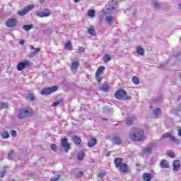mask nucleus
<instances>
[{
	"instance_id": "9d476101",
	"label": "nucleus",
	"mask_w": 181,
	"mask_h": 181,
	"mask_svg": "<svg viewBox=\"0 0 181 181\" xmlns=\"http://www.w3.org/2000/svg\"><path fill=\"white\" fill-rule=\"evenodd\" d=\"M118 7V2L112 0L110 1L108 4L105 5L106 9L107 11H114V9H116Z\"/></svg>"
},
{
	"instance_id": "a211bd4d",
	"label": "nucleus",
	"mask_w": 181,
	"mask_h": 181,
	"mask_svg": "<svg viewBox=\"0 0 181 181\" xmlns=\"http://www.w3.org/2000/svg\"><path fill=\"white\" fill-rule=\"evenodd\" d=\"M142 177L144 181H151L152 180V174L145 173L143 174Z\"/></svg>"
},
{
	"instance_id": "72a5a7b5",
	"label": "nucleus",
	"mask_w": 181,
	"mask_h": 181,
	"mask_svg": "<svg viewBox=\"0 0 181 181\" xmlns=\"http://www.w3.org/2000/svg\"><path fill=\"white\" fill-rule=\"evenodd\" d=\"M8 107H9V104H8V103H0V110H4V108H8Z\"/></svg>"
},
{
	"instance_id": "5701e85b",
	"label": "nucleus",
	"mask_w": 181,
	"mask_h": 181,
	"mask_svg": "<svg viewBox=\"0 0 181 181\" xmlns=\"http://www.w3.org/2000/svg\"><path fill=\"white\" fill-rule=\"evenodd\" d=\"M84 156H86V154L84 153V151L81 150L78 153L77 156L78 160H83L84 159Z\"/></svg>"
},
{
	"instance_id": "f03ea898",
	"label": "nucleus",
	"mask_w": 181,
	"mask_h": 181,
	"mask_svg": "<svg viewBox=\"0 0 181 181\" xmlns=\"http://www.w3.org/2000/svg\"><path fill=\"white\" fill-rule=\"evenodd\" d=\"M115 166L119 172L122 173H128L129 172V167L128 164L124 163V159L122 158H115L114 159Z\"/></svg>"
},
{
	"instance_id": "393cba45",
	"label": "nucleus",
	"mask_w": 181,
	"mask_h": 181,
	"mask_svg": "<svg viewBox=\"0 0 181 181\" xmlns=\"http://www.w3.org/2000/svg\"><path fill=\"white\" fill-rule=\"evenodd\" d=\"M134 119H135V117H128L126 119V124L127 125H132L134 124Z\"/></svg>"
},
{
	"instance_id": "603ef678",
	"label": "nucleus",
	"mask_w": 181,
	"mask_h": 181,
	"mask_svg": "<svg viewBox=\"0 0 181 181\" xmlns=\"http://www.w3.org/2000/svg\"><path fill=\"white\" fill-rule=\"evenodd\" d=\"M178 136H181V129H178Z\"/></svg>"
},
{
	"instance_id": "6e6d98bb",
	"label": "nucleus",
	"mask_w": 181,
	"mask_h": 181,
	"mask_svg": "<svg viewBox=\"0 0 181 181\" xmlns=\"http://www.w3.org/2000/svg\"><path fill=\"white\" fill-rule=\"evenodd\" d=\"M180 52H179L176 56H175V57H178V56H180Z\"/></svg>"
},
{
	"instance_id": "2f4dec72",
	"label": "nucleus",
	"mask_w": 181,
	"mask_h": 181,
	"mask_svg": "<svg viewBox=\"0 0 181 181\" xmlns=\"http://www.w3.org/2000/svg\"><path fill=\"white\" fill-rule=\"evenodd\" d=\"M1 135L3 139H8L9 138V133L6 131L3 132Z\"/></svg>"
},
{
	"instance_id": "ddd939ff",
	"label": "nucleus",
	"mask_w": 181,
	"mask_h": 181,
	"mask_svg": "<svg viewBox=\"0 0 181 181\" xmlns=\"http://www.w3.org/2000/svg\"><path fill=\"white\" fill-rule=\"evenodd\" d=\"M17 23L18 20H16V18H8L6 22V25L8 28H15Z\"/></svg>"
},
{
	"instance_id": "20e7f679",
	"label": "nucleus",
	"mask_w": 181,
	"mask_h": 181,
	"mask_svg": "<svg viewBox=\"0 0 181 181\" xmlns=\"http://www.w3.org/2000/svg\"><path fill=\"white\" fill-rule=\"evenodd\" d=\"M115 97L117 100H122V101H127L128 100H131V97L128 96L127 94V91L124 90H118L115 93Z\"/></svg>"
},
{
	"instance_id": "9b49d317",
	"label": "nucleus",
	"mask_w": 181,
	"mask_h": 181,
	"mask_svg": "<svg viewBox=\"0 0 181 181\" xmlns=\"http://www.w3.org/2000/svg\"><path fill=\"white\" fill-rule=\"evenodd\" d=\"M33 8H34L33 5L27 6L23 10L18 11V15H19L20 16H25V15H26V13H28L29 11H32Z\"/></svg>"
},
{
	"instance_id": "5fc2aeb1",
	"label": "nucleus",
	"mask_w": 181,
	"mask_h": 181,
	"mask_svg": "<svg viewBox=\"0 0 181 181\" xmlns=\"http://www.w3.org/2000/svg\"><path fill=\"white\" fill-rule=\"evenodd\" d=\"M45 0H40V4H43V2H45Z\"/></svg>"
},
{
	"instance_id": "de8ad7c7",
	"label": "nucleus",
	"mask_w": 181,
	"mask_h": 181,
	"mask_svg": "<svg viewBox=\"0 0 181 181\" xmlns=\"http://www.w3.org/2000/svg\"><path fill=\"white\" fill-rule=\"evenodd\" d=\"M13 153H15V151H13V150L10 151L8 153V157L11 158V156H12V155H13Z\"/></svg>"
},
{
	"instance_id": "4be33fe9",
	"label": "nucleus",
	"mask_w": 181,
	"mask_h": 181,
	"mask_svg": "<svg viewBox=\"0 0 181 181\" xmlns=\"http://www.w3.org/2000/svg\"><path fill=\"white\" fill-rule=\"evenodd\" d=\"M113 142L116 145H121V144H122V140L118 136H115L113 137Z\"/></svg>"
},
{
	"instance_id": "39448f33",
	"label": "nucleus",
	"mask_w": 181,
	"mask_h": 181,
	"mask_svg": "<svg viewBox=\"0 0 181 181\" xmlns=\"http://www.w3.org/2000/svg\"><path fill=\"white\" fill-rule=\"evenodd\" d=\"M59 90V87L57 86L49 87V88H44L41 90L42 95H50L52 93H56Z\"/></svg>"
},
{
	"instance_id": "a19ab883",
	"label": "nucleus",
	"mask_w": 181,
	"mask_h": 181,
	"mask_svg": "<svg viewBox=\"0 0 181 181\" xmlns=\"http://www.w3.org/2000/svg\"><path fill=\"white\" fill-rule=\"evenodd\" d=\"M50 148H51L52 151H53L54 152H56L57 151V146H56V144H52L50 145Z\"/></svg>"
},
{
	"instance_id": "3c124183",
	"label": "nucleus",
	"mask_w": 181,
	"mask_h": 181,
	"mask_svg": "<svg viewBox=\"0 0 181 181\" xmlns=\"http://www.w3.org/2000/svg\"><path fill=\"white\" fill-rule=\"evenodd\" d=\"M108 156H111V151H109V152L106 154V157L108 158Z\"/></svg>"
},
{
	"instance_id": "4468645a",
	"label": "nucleus",
	"mask_w": 181,
	"mask_h": 181,
	"mask_svg": "<svg viewBox=\"0 0 181 181\" xmlns=\"http://www.w3.org/2000/svg\"><path fill=\"white\" fill-rule=\"evenodd\" d=\"M97 145V139L95 137H90L88 139V146L89 148H93V146H95Z\"/></svg>"
},
{
	"instance_id": "1a4fd4ad",
	"label": "nucleus",
	"mask_w": 181,
	"mask_h": 181,
	"mask_svg": "<svg viewBox=\"0 0 181 181\" xmlns=\"http://www.w3.org/2000/svg\"><path fill=\"white\" fill-rule=\"evenodd\" d=\"M50 13L52 11L47 8H45L43 11H40L37 13V16L38 18H47V16H50Z\"/></svg>"
},
{
	"instance_id": "c03bdc74",
	"label": "nucleus",
	"mask_w": 181,
	"mask_h": 181,
	"mask_svg": "<svg viewBox=\"0 0 181 181\" xmlns=\"http://www.w3.org/2000/svg\"><path fill=\"white\" fill-rule=\"evenodd\" d=\"M78 53L83 54L86 52V48H84L83 47H79L78 49Z\"/></svg>"
},
{
	"instance_id": "bb28decb",
	"label": "nucleus",
	"mask_w": 181,
	"mask_h": 181,
	"mask_svg": "<svg viewBox=\"0 0 181 181\" xmlns=\"http://www.w3.org/2000/svg\"><path fill=\"white\" fill-rule=\"evenodd\" d=\"M88 33L89 35H91L92 36H95V35H97V33H95V30L94 29V27L88 28Z\"/></svg>"
},
{
	"instance_id": "dca6fc26",
	"label": "nucleus",
	"mask_w": 181,
	"mask_h": 181,
	"mask_svg": "<svg viewBox=\"0 0 181 181\" xmlns=\"http://www.w3.org/2000/svg\"><path fill=\"white\" fill-rule=\"evenodd\" d=\"M160 168H163V169H168V168H170L169 161L165 159L161 160L160 163Z\"/></svg>"
},
{
	"instance_id": "b1692460",
	"label": "nucleus",
	"mask_w": 181,
	"mask_h": 181,
	"mask_svg": "<svg viewBox=\"0 0 181 181\" xmlns=\"http://www.w3.org/2000/svg\"><path fill=\"white\" fill-rule=\"evenodd\" d=\"M64 47L66 50L70 51L73 49V45H71V42L67 41V42L65 44Z\"/></svg>"
},
{
	"instance_id": "2eb2a0df",
	"label": "nucleus",
	"mask_w": 181,
	"mask_h": 181,
	"mask_svg": "<svg viewBox=\"0 0 181 181\" xmlns=\"http://www.w3.org/2000/svg\"><path fill=\"white\" fill-rule=\"evenodd\" d=\"M72 141L75 144L76 146L81 148V139L77 136H74L72 137Z\"/></svg>"
},
{
	"instance_id": "c85d7f7f",
	"label": "nucleus",
	"mask_w": 181,
	"mask_h": 181,
	"mask_svg": "<svg viewBox=\"0 0 181 181\" xmlns=\"http://www.w3.org/2000/svg\"><path fill=\"white\" fill-rule=\"evenodd\" d=\"M170 141L173 144H179V140L176 137H175V136H173V134H171L170 136Z\"/></svg>"
},
{
	"instance_id": "4c0bfd02",
	"label": "nucleus",
	"mask_w": 181,
	"mask_h": 181,
	"mask_svg": "<svg viewBox=\"0 0 181 181\" xmlns=\"http://www.w3.org/2000/svg\"><path fill=\"white\" fill-rule=\"evenodd\" d=\"M103 60L105 63H107L111 60V57L109 54H106L104 56Z\"/></svg>"
},
{
	"instance_id": "f3484780",
	"label": "nucleus",
	"mask_w": 181,
	"mask_h": 181,
	"mask_svg": "<svg viewBox=\"0 0 181 181\" xmlns=\"http://www.w3.org/2000/svg\"><path fill=\"white\" fill-rule=\"evenodd\" d=\"M173 168L175 172H177L180 169V161L179 160H175L173 163Z\"/></svg>"
},
{
	"instance_id": "412c9836",
	"label": "nucleus",
	"mask_w": 181,
	"mask_h": 181,
	"mask_svg": "<svg viewBox=\"0 0 181 181\" xmlns=\"http://www.w3.org/2000/svg\"><path fill=\"white\" fill-rule=\"evenodd\" d=\"M78 68V61L73 62L71 65V70H72V71H76Z\"/></svg>"
},
{
	"instance_id": "423d86ee",
	"label": "nucleus",
	"mask_w": 181,
	"mask_h": 181,
	"mask_svg": "<svg viewBox=\"0 0 181 181\" xmlns=\"http://www.w3.org/2000/svg\"><path fill=\"white\" fill-rule=\"evenodd\" d=\"M104 70H105V67L104 66H99L95 72V78L98 81V83H100L101 81H103V77H100V76L103 75L104 73Z\"/></svg>"
},
{
	"instance_id": "6e6552de",
	"label": "nucleus",
	"mask_w": 181,
	"mask_h": 181,
	"mask_svg": "<svg viewBox=\"0 0 181 181\" xmlns=\"http://www.w3.org/2000/svg\"><path fill=\"white\" fill-rule=\"evenodd\" d=\"M61 146L65 152H69V151H70V144H69L68 140L66 137H63L61 139Z\"/></svg>"
},
{
	"instance_id": "e433bc0d",
	"label": "nucleus",
	"mask_w": 181,
	"mask_h": 181,
	"mask_svg": "<svg viewBox=\"0 0 181 181\" xmlns=\"http://www.w3.org/2000/svg\"><path fill=\"white\" fill-rule=\"evenodd\" d=\"M62 101H63L62 99H60L56 102H54L52 103L51 107H57L60 103H62Z\"/></svg>"
},
{
	"instance_id": "7ed1b4c3",
	"label": "nucleus",
	"mask_w": 181,
	"mask_h": 181,
	"mask_svg": "<svg viewBox=\"0 0 181 181\" xmlns=\"http://www.w3.org/2000/svg\"><path fill=\"white\" fill-rule=\"evenodd\" d=\"M35 114L33 112V109L30 107H21L18 110V114L17 117L18 119H25V118H28V117H32Z\"/></svg>"
},
{
	"instance_id": "a878e982",
	"label": "nucleus",
	"mask_w": 181,
	"mask_h": 181,
	"mask_svg": "<svg viewBox=\"0 0 181 181\" xmlns=\"http://www.w3.org/2000/svg\"><path fill=\"white\" fill-rule=\"evenodd\" d=\"M23 29L24 30H25V32H29V30H30V29H33V25L30 24V25H24L23 26Z\"/></svg>"
},
{
	"instance_id": "4d7b16f0",
	"label": "nucleus",
	"mask_w": 181,
	"mask_h": 181,
	"mask_svg": "<svg viewBox=\"0 0 181 181\" xmlns=\"http://www.w3.org/2000/svg\"><path fill=\"white\" fill-rule=\"evenodd\" d=\"M12 181H15V180H12Z\"/></svg>"
},
{
	"instance_id": "f704fd0d",
	"label": "nucleus",
	"mask_w": 181,
	"mask_h": 181,
	"mask_svg": "<svg viewBox=\"0 0 181 181\" xmlns=\"http://www.w3.org/2000/svg\"><path fill=\"white\" fill-rule=\"evenodd\" d=\"M27 98H28L30 101H35V100H36V97L33 93H29L27 96Z\"/></svg>"
},
{
	"instance_id": "ea45409f",
	"label": "nucleus",
	"mask_w": 181,
	"mask_h": 181,
	"mask_svg": "<svg viewBox=\"0 0 181 181\" xmlns=\"http://www.w3.org/2000/svg\"><path fill=\"white\" fill-rule=\"evenodd\" d=\"M82 176H84V173H83L82 171H78L76 174V177L77 179H78V177H82Z\"/></svg>"
},
{
	"instance_id": "0eeeda50",
	"label": "nucleus",
	"mask_w": 181,
	"mask_h": 181,
	"mask_svg": "<svg viewBox=\"0 0 181 181\" xmlns=\"http://www.w3.org/2000/svg\"><path fill=\"white\" fill-rule=\"evenodd\" d=\"M32 64V62L29 60H24L23 62H19L17 64V70L18 71H23L24 69H26V67H29Z\"/></svg>"
},
{
	"instance_id": "37998d69",
	"label": "nucleus",
	"mask_w": 181,
	"mask_h": 181,
	"mask_svg": "<svg viewBox=\"0 0 181 181\" xmlns=\"http://www.w3.org/2000/svg\"><path fill=\"white\" fill-rule=\"evenodd\" d=\"M107 175V173L105 172H102V173H100L98 175V177H100V179H103V177H105V176Z\"/></svg>"
},
{
	"instance_id": "c9c22d12",
	"label": "nucleus",
	"mask_w": 181,
	"mask_h": 181,
	"mask_svg": "<svg viewBox=\"0 0 181 181\" xmlns=\"http://www.w3.org/2000/svg\"><path fill=\"white\" fill-rule=\"evenodd\" d=\"M132 83H134V84L138 85L139 84V78L138 77H136V76L132 77Z\"/></svg>"
},
{
	"instance_id": "aec40b11",
	"label": "nucleus",
	"mask_w": 181,
	"mask_h": 181,
	"mask_svg": "<svg viewBox=\"0 0 181 181\" xmlns=\"http://www.w3.org/2000/svg\"><path fill=\"white\" fill-rule=\"evenodd\" d=\"M100 90H101V91H104L105 93H107L110 90V85H108V83H103L100 86Z\"/></svg>"
},
{
	"instance_id": "864d4df0",
	"label": "nucleus",
	"mask_w": 181,
	"mask_h": 181,
	"mask_svg": "<svg viewBox=\"0 0 181 181\" xmlns=\"http://www.w3.org/2000/svg\"><path fill=\"white\" fill-rule=\"evenodd\" d=\"M74 2L76 3V4H77L78 2H80V1H81V0H74Z\"/></svg>"
},
{
	"instance_id": "7c9ffc66",
	"label": "nucleus",
	"mask_w": 181,
	"mask_h": 181,
	"mask_svg": "<svg viewBox=\"0 0 181 181\" xmlns=\"http://www.w3.org/2000/svg\"><path fill=\"white\" fill-rule=\"evenodd\" d=\"M144 153L151 154L152 153V147L147 146L144 148Z\"/></svg>"
},
{
	"instance_id": "6ab92c4d",
	"label": "nucleus",
	"mask_w": 181,
	"mask_h": 181,
	"mask_svg": "<svg viewBox=\"0 0 181 181\" xmlns=\"http://www.w3.org/2000/svg\"><path fill=\"white\" fill-rule=\"evenodd\" d=\"M105 21L108 25H112L115 21V18L112 16H108L106 17Z\"/></svg>"
},
{
	"instance_id": "8fccbe9b",
	"label": "nucleus",
	"mask_w": 181,
	"mask_h": 181,
	"mask_svg": "<svg viewBox=\"0 0 181 181\" xmlns=\"http://www.w3.org/2000/svg\"><path fill=\"white\" fill-rule=\"evenodd\" d=\"M20 45H25V41L23 40H20Z\"/></svg>"
},
{
	"instance_id": "c756f323",
	"label": "nucleus",
	"mask_w": 181,
	"mask_h": 181,
	"mask_svg": "<svg viewBox=\"0 0 181 181\" xmlns=\"http://www.w3.org/2000/svg\"><path fill=\"white\" fill-rule=\"evenodd\" d=\"M172 135V132H168L163 134V136L160 137V139H166V138H170V136Z\"/></svg>"
},
{
	"instance_id": "49530a36",
	"label": "nucleus",
	"mask_w": 181,
	"mask_h": 181,
	"mask_svg": "<svg viewBox=\"0 0 181 181\" xmlns=\"http://www.w3.org/2000/svg\"><path fill=\"white\" fill-rule=\"evenodd\" d=\"M11 134L12 136H13L14 138H15V136H16V131L12 130L11 132Z\"/></svg>"
},
{
	"instance_id": "f8f14e48",
	"label": "nucleus",
	"mask_w": 181,
	"mask_h": 181,
	"mask_svg": "<svg viewBox=\"0 0 181 181\" xmlns=\"http://www.w3.org/2000/svg\"><path fill=\"white\" fill-rule=\"evenodd\" d=\"M30 50H34V52H31L28 54V57H30V59H31V57H35V56H37L40 52V48H35L33 45H30Z\"/></svg>"
},
{
	"instance_id": "58836bf2",
	"label": "nucleus",
	"mask_w": 181,
	"mask_h": 181,
	"mask_svg": "<svg viewBox=\"0 0 181 181\" xmlns=\"http://www.w3.org/2000/svg\"><path fill=\"white\" fill-rule=\"evenodd\" d=\"M167 156H169V158H175V153L172 151H167Z\"/></svg>"
},
{
	"instance_id": "79ce46f5",
	"label": "nucleus",
	"mask_w": 181,
	"mask_h": 181,
	"mask_svg": "<svg viewBox=\"0 0 181 181\" xmlns=\"http://www.w3.org/2000/svg\"><path fill=\"white\" fill-rule=\"evenodd\" d=\"M154 115H159L160 114V108H156L153 111Z\"/></svg>"
},
{
	"instance_id": "a18cd8bd",
	"label": "nucleus",
	"mask_w": 181,
	"mask_h": 181,
	"mask_svg": "<svg viewBox=\"0 0 181 181\" xmlns=\"http://www.w3.org/2000/svg\"><path fill=\"white\" fill-rule=\"evenodd\" d=\"M60 175H58L57 177L52 179L51 181H59L60 180Z\"/></svg>"
},
{
	"instance_id": "f257e3e1",
	"label": "nucleus",
	"mask_w": 181,
	"mask_h": 181,
	"mask_svg": "<svg viewBox=\"0 0 181 181\" xmlns=\"http://www.w3.org/2000/svg\"><path fill=\"white\" fill-rule=\"evenodd\" d=\"M129 138L131 141L141 142L145 139V132L142 129L132 127L129 133Z\"/></svg>"
},
{
	"instance_id": "473e14b6",
	"label": "nucleus",
	"mask_w": 181,
	"mask_h": 181,
	"mask_svg": "<svg viewBox=\"0 0 181 181\" xmlns=\"http://www.w3.org/2000/svg\"><path fill=\"white\" fill-rule=\"evenodd\" d=\"M88 16H90V18H95V10H88Z\"/></svg>"
},
{
	"instance_id": "cd10ccee",
	"label": "nucleus",
	"mask_w": 181,
	"mask_h": 181,
	"mask_svg": "<svg viewBox=\"0 0 181 181\" xmlns=\"http://www.w3.org/2000/svg\"><path fill=\"white\" fill-rule=\"evenodd\" d=\"M136 53H138V54H140L141 56H144V54H145V50L144 49V48L139 47H137Z\"/></svg>"
},
{
	"instance_id": "09e8293b",
	"label": "nucleus",
	"mask_w": 181,
	"mask_h": 181,
	"mask_svg": "<svg viewBox=\"0 0 181 181\" xmlns=\"http://www.w3.org/2000/svg\"><path fill=\"white\" fill-rule=\"evenodd\" d=\"M4 176H5V171H4L3 173H0V177H4Z\"/></svg>"
}]
</instances>
